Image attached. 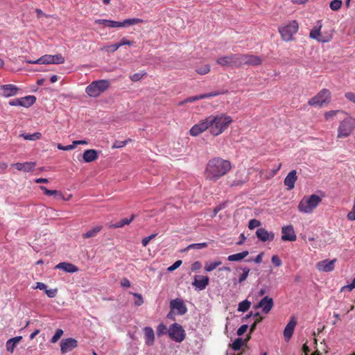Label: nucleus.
Here are the masks:
<instances>
[{
  "mask_svg": "<svg viewBox=\"0 0 355 355\" xmlns=\"http://www.w3.org/2000/svg\"><path fill=\"white\" fill-rule=\"evenodd\" d=\"M231 164L229 161L219 157L214 158L209 161L206 170V178L216 181L220 177L225 175L231 169Z\"/></svg>",
  "mask_w": 355,
  "mask_h": 355,
  "instance_id": "obj_1",
  "label": "nucleus"
},
{
  "mask_svg": "<svg viewBox=\"0 0 355 355\" xmlns=\"http://www.w3.org/2000/svg\"><path fill=\"white\" fill-rule=\"evenodd\" d=\"M209 123V132L213 136H218L223 133L232 123L231 116L224 114L207 117Z\"/></svg>",
  "mask_w": 355,
  "mask_h": 355,
  "instance_id": "obj_2",
  "label": "nucleus"
},
{
  "mask_svg": "<svg viewBox=\"0 0 355 355\" xmlns=\"http://www.w3.org/2000/svg\"><path fill=\"white\" fill-rule=\"evenodd\" d=\"M346 116L340 123L338 127L337 138L348 137L355 129V118L347 112H343Z\"/></svg>",
  "mask_w": 355,
  "mask_h": 355,
  "instance_id": "obj_3",
  "label": "nucleus"
},
{
  "mask_svg": "<svg viewBox=\"0 0 355 355\" xmlns=\"http://www.w3.org/2000/svg\"><path fill=\"white\" fill-rule=\"evenodd\" d=\"M110 86V82L108 80L101 79L92 81L85 88L86 94L92 98H97L101 94L104 93Z\"/></svg>",
  "mask_w": 355,
  "mask_h": 355,
  "instance_id": "obj_4",
  "label": "nucleus"
},
{
  "mask_svg": "<svg viewBox=\"0 0 355 355\" xmlns=\"http://www.w3.org/2000/svg\"><path fill=\"white\" fill-rule=\"evenodd\" d=\"M321 201V198L316 194L305 196L300 202L298 210L302 213L311 214Z\"/></svg>",
  "mask_w": 355,
  "mask_h": 355,
  "instance_id": "obj_5",
  "label": "nucleus"
},
{
  "mask_svg": "<svg viewBox=\"0 0 355 355\" xmlns=\"http://www.w3.org/2000/svg\"><path fill=\"white\" fill-rule=\"evenodd\" d=\"M141 22H143V20L139 18L127 19L123 20V21H116L109 19H97L95 21L96 24H105V26L110 28L127 27Z\"/></svg>",
  "mask_w": 355,
  "mask_h": 355,
  "instance_id": "obj_6",
  "label": "nucleus"
},
{
  "mask_svg": "<svg viewBox=\"0 0 355 355\" xmlns=\"http://www.w3.org/2000/svg\"><path fill=\"white\" fill-rule=\"evenodd\" d=\"M298 31V24L295 20H293L288 24L279 28V32L283 40L289 42L293 40V35Z\"/></svg>",
  "mask_w": 355,
  "mask_h": 355,
  "instance_id": "obj_7",
  "label": "nucleus"
},
{
  "mask_svg": "<svg viewBox=\"0 0 355 355\" xmlns=\"http://www.w3.org/2000/svg\"><path fill=\"white\" fill-rule=\"evenodd\" d=\"M168 334L171 340L177 343L182 342L186 336L184 329L178 323H173L170 325L168 329Z\"/></svg>",
  "mask_w": 355,
  "mask_h": 355,
  "instance_id": "obj_8",
  "label": "nucleus"
},
{
  "mask_svg": "<svg viewBox=\"0 0 355 355\" xmlns=\"http://www.w3.org/2000/svg\"><path fill=\"white\" fill-rule=\"evenodd\" d=\"M331 98V92L327 89H322L316 96L311 98L308 103L309 105L320 107L324 103H329Z\"/></svg>",
  "mask_w": 355,
  "mask_h": 355,
  "instance_id": "obj_9",
  "label": "nucleus"
},
{
  "mask_svg": "<svg viewBox=\"0 0 355 355\" xmlns=\"http://www.w3.org/2000/svg\"><path fill=\"white\" fill-rule=\"evenodd\" d=\"M20 89L13 84H6L0 85V96L9 98L15 96L19 94Z\"/></svg>",
  "mask_w": 355,
  "mask_h": 355,
  "instance_id": "obj_10",
  "label": "nucleus"
},
{
  "mask_svg": "<svg viewBox=\"0 0 355 355\" xmlns=\"http://www.w3.org/2000/svg\"><path fill=\"white\" fill-rule=\"evenodd\" d=\"M261 61L262 60L259 56L248 54H239V65L248 64L256 66L260 64Z\"/></svg>",
  "mask_w": 355,
  "mask_h": 355,
  "instance_id": "obj_11",
  "label": "nucleus"
},
{
  "mask_svg": "<svg viewBox=\"0 0 355 355\" xmlns=\"http://www.w3.org/2000/svg\"><path fill=\"white\" fill-rule=\"evenodd\" d=\"M216 62L223 67L239 65V54L220 57L217 59Z\"/></svg>",
  "mask_w": 355,
  "mask_h": 355,
  "instance_id": "obj_12",
  "label": "nucleus"
},
{
  "mask_svg": "<svg viewBox=\"0 0 355 355\" xmlns=\"http://www.w3.org/2000/svg\"><path fill=\"white\" fill-rule=\"evenodd\" d=\"M282 240L284 241H295L297 239L293 225L284 226L282 228Z\"/></svg>",
  "mask_w": 355,
  "mask_h": 355,
  "instance_id": "obj_13",
  "label": "nucleus"
},
{
  "mask_svg": "<svg viewBox=\"0 0 355 355\" xmlns=\"http://www.w3.org/2000/svg\"><path fill=\"white\" fill-rule=\"evenodd\" d=\"M78 346V342L76 339L69 338L63 339L60 342V349L62 354L67 353L75 349Z\"/></svg>",
  "mask_w": 355,
  "mask_h": 355,
  "instance_id": "obj_14",
  "label": "nucleus"
},
{
  "mask_svg": "<svg viewBox=\"0 0 355 355\" xmlns=\"http://www.w3.org/2000/svg\"><path fill=\"white\" fill-rule=\"evenodd\" d=\"M273 305L274 302L272 298L269 297L268 296H265L260 300L255 307L261 309L263 313L268 314L272 309Z\"/></svg>",
  "mask_w": 355,
  "mask_h": 355,
  "instance_id": "obj_15",
  "label": "nucleus"
},
{
  "mask_svg": "<svg viewBox=\"0 0 355 355\" xmlns=\"http://www.w3.org/2000/svg\"><path fill=\"white\" fill-rule=\"evenodd\" d=\"M256 236L261 242L272 241L275 239V234L265 228L260 227L256 231Z\"/></svg>",
  "mask_w": 355,
  "mask_h": 355,
  "instance_id": "obj_16",
  "label": "nucleus"
},
{
  "mask_svg": "<svg viewBox=\"0 0 355 355\" xmlns=\"http://www.w3.org/2000/svg\"><path fill=\"white\" fill-rule=\"evenodd\" d=\"M336 262V259L328 260L325 259L321 261H319L317 265V269L320 271L322 272H331L334 270L335 263Z\"/></svg>",
  "mask_w": 355,
  "mask_h": 355,
  "instance_id": "obj_17",
  "label": "nucleus"
},
{
  "mask_svg": "<svg viewBox=\"0 0 355 355\" xmlns=\"http://www.w3.org/2000/svg\"><path fill=\"white\" fill-rule=\"evenodd\" d=\"M209 124L208 119L207 118L199 123L194 125L190 130V134L192 136H198L207 129L209 130Z\"/></svg>",
  "mask_w": 355,
  "mask_h": 355,
  "instance_id": "obj_18",
  "label": "nucleus"
},
{
  "mask_svg": "<svg viewBox=\"0 0 355 355\" xmlns=\"http://www.w3.org/2000/svg\"><path fill=\"white\" fill-rule=\"evenodd\" d=\"M170 306L171 309L177 310L179 315H184L187 312V308L184 301L180 298L171 300Z\"/></svg>",
  "mask_w": 355,
  "mask_h": 355,
  "instance_id": "obj_19",
  "label": "nucleus"
},
{
  "mask_svg": "<svg viewBox=\"0 0 355 355\" xmlns=\"http://www.w3.org/2000/svg\"><path fill=\"white\" fill-rule=\"evenodd\" d=\"M222 94H223V92L218 91V92L206 93V94H200V95H196V96H191V97L186 98L184 101V103H192V102H194V101H198L200 99L214 97V96L220 95ZM182 103H183V102L181 103V104H182Z\"/></svg>",
  "mask_w": 355,
  "mask_h": 355,
  "instance_id": "obj_20",
  "label": "nucleus"
},
{
  "mask_svg": "<svg viewBox=\"0 0 355 355\" xmlns=\"http://www.w3.org/2000/svg\"><path fill=\"white\" fill-rule=\"evenodd\" d=\"M209 279L207 276H195L193 286L198 288L200 291L204 290L209 284Z\"/></svg>",
  "mask_w": 355,
  "mask_h": 355,
  "instance_id": "obj_21",
  "label": "nucleus"
},
{
  "mask_svg": "<svg viewBox=\"0 0 355 355\" xmlns=\"http://www.w3.org/2000/svg\"><path fill=\"white\" fill-rule=\"evenodd\" d=\"M297 180V172L295 170L290 171L284 179V185L287 187L288 190H291L295 187Z\"/></svg>",
  "mask_w": 355,
  "mask_h": 355,
  "instance_id": "obj_22",
  "label": "nucleus"
},
{
  "mask_svg": "<svg viewBox=\"0 0 355 355\" xmlns=\"http://www.w3.org/2000/svg\"><path fill=\"white\" fill-rule=\"evenodd\" d=\"M296 321L294 318H291L288 323L286 324L284 330V337L285 340L288 341L293 336L294 329L296 326Z\"/></svg>",
  "mask_w": 355,
  "mask_h": 355,
  "instance_id": "obj_23",
  "label": "nucleus"
},
{
  "mask_svg": "<svg viewBox=\"0 0 355 355\" xmlns=\"http://www.w3.org/2000/svg\"><path fill=\"white\" fill-rule=\"evenodd\" d=\"M144 334L145 343L148 346H152L155 342V333L150 327H146L143 329Z\"/></svg>",
  "mask_w": 355,
  "mask_h": 355,
  "instance_id": "obj_24",
  "label": "nucleus"
},
{
  "mask_svg": "<svg viewBox=\"0 0 355 355\" xmlns=\"http://www.w3.org/2000/svg\"><path fill=\"white\" fill-rule=\"evenodd\" d=\"M55 268L69 273H73L78 271V268L77 266L69 262H61L56 265Z\"/></svg>",
  "mask_w": 355,
  "mask_h": 355,
  "instance_id": "obj_25",
  "label": "nucleus"
},
{
  "mask_svg": "<svg viewBox=\"0 0 355 355\" xmlns=\"http://www.w3.org/2000/svg\"><path fill=\"white\" fill-rule=\"evenodd\" d=\"M322 24L320 21H318L317 26H315L310 32V37L318 40V42H325L327 40H324L320 33V29Z\"/></svg>",
  "mask_w": 355,
  "mask_h": 355,
  "instance_id": "obj_26",
  "label": "nucleus"
},
{
  "mask_svg": "<svg viewBox=\"0 0 355 355\" xmlns=\"http://www.w3.org/2000/svg\"><path fill=\"white\" fill-rule=\"evenodd\" d=\"M35 162H27L24 163H16L14 164L13 166L18 171H21L24 172H29L31 171L35 166Z\"/></svg>",
  "mask_w": 355,
  "mask_h": 355,
  "instance_id": "obj_27",
  "label": "nucleus"
},
{
  "mask_svg": "<svg viewBox=\"0 0 355 355\" xmlns=\"http://www.w3.org/2000/svg\"><path fill=\"white\" fill-rule=\"evenodd\" d=\"M98 152L94 149L86 150L83 155V159L86 163L95 161L98 159Z\"/></svg>",
  "mask_w": 355,
  "mask_h": 355,
  "instance_id": "obj_28",
  "label": "nucleus"
},
{
  "mask_svg": "<svg viewBox=\"0 0 355 355\" xmlns=\"http://www.w3.org/2000/svg\"><path fill=\"white\" fill-rule=\"evenodd\" d=\"M22 336H18L7 340L6 347L8 352L12 353L17 345L21 341Z\"/></svg>",
  "mask_w": 355,
  "mask_h": 355,
  "instance_id": "obj_29",
  "label": "nucleus"
},
{
  "mask_svg": "<svg viewBox=\"0 0 355 355\" xmlns=\"http://www.w3.org/2000/svg\"><path fill=\"white\" fill-rule=\"evenodd\" d=\"M20 106L24 107H29L32 106L36 101V97L33 95L26 96L24 97L19 98Z\"/></svg>",
  "mask_w": 355,
  "mask_h": 355,
  "instance_id": "obj_30",
  "label": "nucleus"
},
{
  "mask_svg": "<svg viewBox=\"0 0 355 355\" xmlns=\"http://www.w3.org/2000/svg\"><path fill=\"white\" fill-rule=\"evenodd\" d=\"M248 254L249 252L247 250L239 253L233 254L227 257V260L230 261H239L246 257Z\"/></svg>",
  "mask_w": 355,
  "mask_h": 355,
  "instance_id": "obj_31",
  "label": "nucleus"
},
{
  "mask_svg": "<svg viewBox=\"0 0 355 355\" xmlns=\"http://www.w3.org/2000/svg\"><path fill=\"white\" fill-rule=\"evenodd\" d=\"M135 215L132 214L130 218H123L119 222L112 224L110 225V227H112V228L123 227V226H125L126 225H129L135 219Z\"/></svg>",
  "mask_w": 355,
  "mask_h": 355,
  "instance_id": "obj_32",
  "label": "nucleus"
},
{
  "mask_svg": "<svg viewBox=\"0 0 355 355\" xmlns=\"http://www.w3.org/2000/svg\"><path fill=\"white\" fill-rule=\"evenodd\" d=\"M101 230H102L101 225L95 226L94 227L92 228L91 230L87 231L86 233H85L83 235V237L84 239L95 237L98 234V233L100 232V231Z\"/></svg>",
  "mask_w": 355,
  "mask_h": 355,
  "instance_id": "obj_33",
  "label": "nucleus"
},
{
  "mask_svg": "<svg viewBox=\"0 0 355 355\" xmlns=\"http://www.w3.org/2000/svg\"><path fill=\"white\" fill-rule=\"evenodd\" d=\"M52 55H44L40 58L37 60H35V62H37L40 64H52Z\"/></svg>",
  "mask_w": 355,
  "mask_h": 355,
  "instance_id": "obj_34",
  "label": "nucleus"
},
{
  "mask_svg": "<svg viewBox=\"0 0 355 355\" xmlns=\"http://www.w3.org/2000/svg\"><path fill=\"white\" fill-rule=\"evenodd\" d=\"M41 133L35 132L33 134H21V137H22L25 140L29 141H35L40 139L41 138Z\"/></svg>",
  "mask_w": 355,
  "mask_h": 355,
  "instance_id": "obj_35",
  "label": "nucleus"
},
{
  "mask_svg": "<svg viewBox=\"0 0 355 355\" xmlns=\"http://www.w3.org/2000/svg\"><path fill=\"white\" fill-rule=\"evenodd\" d=\"M242 270V273L239 275L238 282L239 283L243 282L247 277H248L249 272H250V268L248 267H241L239 268Z\"/></svg>",
  "mask_w": 355,
  "mask_h": 355,
  "instance_id": "obj_36",
  "label": "nucleus"
},
{
  "mask_svg": "<svg viewBox=\"0 0 355 355\" xmlns=\"http://www.w3.org/2000/svg\"><path fill=\"white\" fill-rule=\"evenodd\" d=\"M220 261H214L211 263H207L205 266V270L207 272H211L215 270L218 266L221 265Z\"/></svg>",
  "mask_w": 355,
  "mask_h": 355,
  "instance_id": "obj_37",
  "label": "nucleus"
},
{
  "mask_svg": "<svg viewBox=\"0 0 355 355\" xmlns=\"http://www.w3.org/2000/svg\"><path fill=\"white\" fill-rule=\"evenodd\" d=\"M250 305L251 302L248 300H245L239 304L238 311L241 312H245L250 309Z\"/></svg>",
  "mask_w": 355,
  "mask_h": 355,
  "instance_id": "obj_38",
  "label": "nucleus"
},
{
  "mask_svg": "<svg viewBox=\"0 0 355 355\" xmlns=\"http://www.w3.org/2000/svg\"><path fill=\"white\" fill-rule=\"evenodd\" d=\"M146 76V73L144 71H139L138 73H135L130 76V78L133 82H137L142 79L144 76Z\"/></svg>",
  "mask_w": 355,
  "mask_h": 355,
  "instance_id": "obj_39",
  "label": "nucleus"
},
{
  "mask_svg": "<svg viewBox=\"0 0 355 355\" xmlns=\"http://www.w3.org/2000/svg\"><path fill=\"white\" fill-rule=\"evenodd\" d=\"M168 333V329L163 323H160L158 324L157 327V334L159 337L162 336Z\"/></svg>",
  "mask_w": 355,
  "mask_h": 355,
  "instance_id": "obj_40",
  "label": "nucleus"
},
{
  "mask_svg": "<svg viewBox=\"0 0 355 355\" xmlns=\"http://www.w3.org/2000/svg\"><path fill=\"white\" fill-rule=\"evenodd\" d=\"M343 110H331L326 112L324 113V118L326 120H329L331 118L335 116L338 113L340 112L343 114Z\"/></svg>",
  "mask_w": 355,
  "mask_h": 355,
  "instance_id": "obj_41",
  "label": "nucleus"
},
{
  "mask_svg": "<svg viewBox=\"0 0 355 355\" xmlns=\"http://www.w3.org/2000/svg\"><path fill=\"white\" fill-rule=\"evenodd\" d=\"M342 1L341 0H333L331 3H330V8L332 10H338V9L340 8L341 6H342Z\"/></svg>",
  "mask_w": 355,
  "mask_h": 355,
  "instance_id": "obj_42",
  "label": "nucleus"
},
{
  "mask_svg": "<svg viewBox=\"0 0 355 355\" xmlns=\"http://www.w3.org/2000/svg\"><path fill=\"white\" fill-rule=\"evenodd\" d=\"M52 58H53L52 64H62L64 62V58H63V56L61 54H58V55H52Z\"/></svg>",
  "mask_w": 355,
  "mask_h": 355,
  "instance_id": "obj_43",
  "label": "nucleus"
},
{
  "mask_svg": "<svg viewBox=\"0 0 355 355\" xmlns=\"http://www.w3.org/2000/svg\"><path fill=\"white\" fill-rule=\"evenodd\" d=\"M62 334H63V331L61 329H58L55 331V334L51 338V342L52 343H55L60 338V337L62 336Z\"/></svg>",
  "mask_w": 355,
  "mask_h": 355,
  "instance_id": "obj_44",
  "label": "nucleus"
},
{
  "mask_svg": "<svg viewBox=\"0 0 355 355\" xmlns=\"http://www.w3.org/2000/svg\"><path fill=\"white\" fill-rule=\"evenodd\" d=\"M119 47H121L119 42L115 43L111 45L105 46H104V49L107 52H114L116 51Z\"/></svg>",
  "mask_w": 355,
  "mask_h": 355,
  "instance_id": "obj_45",
  "label": "nucleus"
},
{
  "mask_svg": "<svg viewBox=\"0 0 355 355\" xmlns=\"http://www.w3.org/2000/svg\"><path fill=\"white\" fill-rule=\"evenodd\" d=\"M206 247H207V243H193V244L189 245L187 247V249H198V250H200V249L205 248Z\"/></svg>",
  "mask_w": 355,
  "mask_h": 355,
  "instance_id": "obj_46",
  "label": "nucleus"
},
{
  "mask_svg": "<svg viewBox=\"0 0 355 355\" xmlns=\"http://www.w3.org/2000/svg\"><path fill=\"white\" fill-rule=\"evenodd\" d=\"M209 71L210 67L209 64H205L196 70L197 73L201 75L207 74L209 72Z\"/></svg>",
  "mask_w": 355,
  "mask_h": 355,
  "instance_id": "obj_47",
  "label": "nucleus"
},
{
  "mask_svg": "<svg viewBox=\"0 0 355 355\" xmlns=\"http://www.w3.org/2000/svg\"><path fill=\"white\" fill-rule=\"evenodd\" d=\"M261 225V223L259 220H257V219H252L249 221V223H248V228L250 230H253L256 227H258Z\"/></svg>",
  "mask_w": 355,
  "mask_h": 355,
  "instance_id": "obj_48",
  "label": "nucleus"
},
{
  "mask_svg": "<svg viewBox=\"0 0 355 355\" xmlns=\"http://www.w3.org/2000/svg\"><path fill=\"white\" fill-rule=\"evenodd\" d=\"M40 188L44 192V193L48 196H51L58 193V191L56 190H49L44 186H40Z\"/></svg>",
  "mask_w": 355,
  "mask_h": 355,
  "instance_id": "obj_49",
  "label": "nucleus"
},
{
  "mask_svg": "<svg viewBox=\"0 0 355 355\" xmlns=\"http://www.w3.org/2000/svg\"><path fill=\"white\" fill-rule=\"evenodd\" d=\"M132 294L136 298L135 300V304L138 306H141L144 303V300H143L142 295L139 293H132Z\"/></svg>",
  "mask_w": 355,
  "mask_h": 355,
  "instance_id": "obj_50",
  "label": "nucleus"
},
{
  "mask_svg": "<svg viewBox=\"0 0 355 355\" xmlns=\"http://www.w3.org/2000/svg\"><path fill=\"white\" fill-rule=\"evenodd\" d=\"M345 97L351 103L355 104V93L347 92L345 93Z\"/></svg>",
  "mask_w": 355,
  "mask_h": 355,
  "instance_id": "obj_51",
  "label": "nucleus"
},
{
  "mask_svg": "<svg viewBox=\"0 0 355 355\" xmlns=\"http://www.w3.org/2000/svg\"><path fill=\"white\" fill-rule=\"evenodd\" d=\"M128 144L127 140L124 141H115L112 145V148H120L125 146Z\"/></svg>",
  "mask_w": 355,
  "mask_h": 355,
  "instance_id": "obj_52",
  "label": "nucleus"
},
{
  "mask_svg": "<svg viewBox=\"0 0 355 355\" xmlns=\"http://www.w3.org/2000/svg\"><path fill=\"white\" fill-rule=\"evenodd\" d=\"M157 236L156 234H153L148 236H146L145 238H144L142 239V241H141V243L143 245V246L146 247L148 243L149 242L153 239L155 236Z\"/></svg>",
  "mask_w": 355,
  "mask_h": 355,
  "instance_id": "obj_53",
  "label": "nucleus"
},
{
  "mask_svg": "<svg viewBox=\"0 0 355 355\" xmlns=\"http://www.w3.org/2000/svg\"><path fill=\"white\" fill-rule=\"evenodd\" d=\"M57 147L58 149L62 150H71L75 148V145L72 144L71 145L62 146V144H58Z\"/></svg>",
  "mask_w": 355,
  "mask_h": 355,
  "instance_id": "obj_54",
  "label": "nucleus"
},
{
  "mask_svg": "<svg viewBox=\"0 0 355 355\" xmlns=\"http://www.w3.org/2000/svg\"><path fill=\"white\" fill-rule=\"evenodd\" d=\"M271 261L275 266H280L282 264V260L277 255H273L272 257Z\"/></svg>",
  "mask_w": 355,
  "mask_h": 355,
  "instance_id": "obj_55",
  "label": "nucleus"
},
{
  "mask_svg": "<svg viewBox=\"0 0 355 355\" xmlns=\"http://www.w3.org/2000/svg\"><path fill=\"white\" fill-rule=\"evenodd\" d=\"M355 288V277L353 279L352 282L349 284H347L346 286H344L341 291H345V289H347L349 291H352Z\"/></svg>",
  "mask_w": 355,
  "mask_h": 355,
  "instance_id": "obj_56",
  "label": "nucleus"
},
{
  "mask_svg": "<svg viewBox=\"0 0 355 355\" xmlns=\"http://www.w3.org/2000/svg\"><path fill=\"white\" fill-rule=\"evenodd\" d=\"M243 344V340L241 338H237L233 343L232 347L234 349H239Z\"/></svg>",
  "mask_w": 355,
  "mask_h": 355,
  "instance_id": "obj_57",
  "label": "nucleus"
},
{
  "mask_svg": "<svg viewBox=\"0 0 355 355\" xmlns=\"http://www.w3.org/2000/svg\"><path fill=\"white\" fill-rule=\"evenodd\" d=\"M248 329V324H243L241 325L237 330V335L238 336H242L244 333H245L247 331Z\"/></svg>",
  "mask_w": 355,
  "mask_h": 355,
  "instance_id": "obj_58",
  "label": "nucleus"
},
{
  "mask_svg": "<svg viewBox=\"0 0 355 355\" xmlns=\"http://www.w3.org/2000/svg\"><path fill=\"white\" fill-rule=\"evenodd\" d=\"M181 264H182V261L178 260L174 263H173L171 266H169L168 268V270L171 271V272L173 271V270H176L178 268H179Z\"/></svg>",
  "mask_w": 355,
  "mask_h": 355,
  "instance_id": "obj_59",
  "label": "nucleus"
},
{
  "mask_svg": "<svg viewBox=\"0 0 355 355\" xmlns=\"http://www.w3.org/2000/svg\"><path fill=\"white\" fill-rule=\"evenodd\" d=\"M119 44L121 46L123 45L133 46L135 42L128 40L125 37H123L121 40L119 42Z\"/></svg>",
  "mask_w": 355,
  "mask_h": 355,
  "instance_id": "obj_60",
  "label": "nucleus"
},
{
  "mask_svg": "<svg viewBox=\"0 0 355 355\" xmlns=\"http://www.w3.org/2000/svg\"><path fill=\"white\" fill-rule=\"evenodd\" d=\"M46 294L49 297H54L57 294V290L56 289H46L45 291Z\"/></svg>",
  "mask_w": 355,
  "mask_h": 355,
  "instance_id": "obj_61",
  "label": "nucleus"
},
{
  "mask_svg": "<svg viewBox=\"0 0 355 355\" xmlns=\"http://www.w3.org/2000/svg\"><path fill=\"white\" fill-rule=\"evenodd\" d=\"M202 264L200 261H197L192 263L191 265V270L193 271L198 270L200 268H201Z\"/></svg>",
  "mask_w": 355,
  "mask_h": 355,
  "instance_id": "obj_62",
  "label": "nucleus"
},
{
  "mask_svg": "<svg viewBox=\"0 0 355 355\" xmlns=\"http://www.w3.org/2000/svg\"><path fill=\"white\" fill-rule=\"evenodd\" d=\"M121 285L124 288H128L130 286V282L127 278H123L121 281Z\"/></svg>",
  "mask_w": 355,
  "mask_h": 355,
  "instance_id": "obj_63",
  "label": "nucleus"
},
{
  "mask_svg": "<svg viewBox=\"0 0 355 355\" xmlns=\"http://www.w3.org/2000/svg\"><path fill=\"white\" fill-rule=\"evenodd\" d=\"M35 288H38L40 290H43L45 291L46 289L47 288V287H46V285L42 282H37L36 286L35 287Z\"/></svg>",
  "mask_w": 355,
  "mask_h": 355,
  "instance_id": "obj_64",
  "label": "nucleus"
}]
</instances>
